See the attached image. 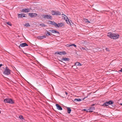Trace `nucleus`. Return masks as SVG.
I'll use <instances>...</instances> for the list:
<instances>
[{"label":"nucleus","instance_id":"25","mask_svg":"<svg viewBox=\"0 0 122 122\" xmlns=\"http://www.w3.org/2000/svg\"><path fill=\"white\" fill-rule=\"evenodd\" d=\"M24 25H25V26H26L27 27L30 26L29 24L28 23H26Z\"/></svg>","mask_w":122,"mask_h":122},{"label":"nucleus","instance_id":"4","mask_svg":"<svg viewBox=\"0 0 122 122\" xmlns=\"http://www.w3.org/2000/svg\"><path fill=\"white\" fill-rule=\"evenodd\" d=\"M43 18L45 19H51L52 17L51 16L48 15H42Z\"/></svg>","mask_w":122,"mask_h":122},{"label":"nucleus","instance_id":"24","mask_svg":"<svg viewBox=\"0 0 122 122\" xmlns=\"http://www.w3.org/2000/svg\"><path fill=\"white\" fill-rule=\"evenodd\" d=\"M56 12V11L52 10L51 11V14H52V15H55Z\"/></svg>","mask_w":122,"mask_h":122},{"label":"nucleus","instance_id":"32","mask_svg":"<svg viewBox=\"0 0 122 122\" xmlns=\"http://www.w3.org/2000/svg\"><path fill=\"white\" fill-rule=\"evenodd\" d=\"M72 46H74L75 47H76V46L74 44H71Z\"/></svg>","mask_w":122,"mask_h":122},{"label":"nucleus","instance_id":"13","mask_svg":"<svg viewBox=\"0 0 122 122\" xmlns=\"http://www.w3.org/2000/svg\"><path fill=\"white\" fill-rule=\"evenodd\" d=\"M46 36H45L43 35L42 36H38V38L39 39H41L46 38Z\"/></svg>","mask_w":122,"mask_h":122},{"label":"nucleus","instance_id":"30","mask_svg":"<svg viewBox=\"0 0 122 122\" xmlns=\"http://www.w3.org/2000/svg\"><path fill=\"white\" fill-rule=\"evenodd\" d=\"M64 19L65 20L67 19L68 18L66 16H64Z\"/></svg>","mask_w":122,"mask_h":122},{"label":"nucleus","instance_id":"3","mask_svg":"<svg viewBox=\"0 0 122 122\" xmlns=\"http://www.w3.org/2000/svg\"><path fill=\"white\" fill-rule=\"evenodd\" d=\"M11 71L7 66H6L3 72V73L5 75H8L10 74Z\"/></svg>","mask_w":122,"mask_h":122},{"label":"nucleus","instance_id":"43","mask_svg":"<svg viewBox=\"0 0 122 122\" xmlns=\"http://www.w3.org/2000/svg\"><path fill=\"white\" fill-rule=\"evenodd\" d=\"M86 109H84V110H85V111H86Z\"/></svg>","mask_w":122,"mask_h":122},{"label":"nucleus","instance_id":"16","mask_svg":"<svg viewBox=\"0 0 122 122\" xmlns=\"http://www.w3.org/2000/svg\"><path fill=\"white\" fill-rule=\"evenodd\" d=\"M81 65H82L81 63L79 62H77L75 63V64L74 65V66H81Z\"/></svg>","mask_w":122,"mask_h":122},{"label":"nucleus","instance_id":"36","mask_svg":"<svg viewBox=\"0 0 122 122\" xmlns=\"http://www.w3.org/2000/svg\"><path fill=\"white\" fill-rule=\"evenodd\" d=\"M55 33H59V32H58L56 30H54Z\"/></svg>","mask_w":122,"mask_h":122},{"label":"nucleus","instance_id":"19","mask_svg":"<svg viewBox=\"0 0 122 122\" xmlns=\"http://www.w3.org/2000/svg\"><path fill=\"white\" fill-rule=\"evenodd\" d=\"M109 105L108 103V102H107L105 103L103 105V106H108Z\"/></svg>","mask_w":122,"mask_h":122},{"label":"nucleus","instance_id":"45","mask_svg":"<svg viewBox=\"0 0 122 122\" xmlns=\"http://www.w3.org/2000/svg\"><path fill=\"white\" fill-rule=\"evenodd\" d=\"M73 66H72V67Z\"/></svg>","mask_w":122,"mask_h":122},{"label":"nucleus","instance_id":"39","mask_svg":"<svg viewBox=\"0 0 122 122\" xmlns=\"http://www.w3.org/2000/svg\"><path fill=\"white\" fill-rule=\"evenodd\" d=\"M119 71H120L121 72H122V68L121 69V70H120Z\"/></svg>","mask_w":122,"mask_h":122},{"label":"nucleus","instance_id":"7","mask_svg":"<svg viewBox=\"0 0 122 122\" xmlns=\"http://www.w3.org/2000/svg\"><path fill=\"white\" fill-rule=\"evenodd\" d=\"M30 9L26 8L23 9L21 10V12H22L26 13L29 12L30 11Z\"/></svg>","mask_w":122,"mask_h":122},{"label":"nucleus","instance_id":"9","mask_svg":"<svg viewBox=\"0 0 122 122\" xmlns=\"http://www.w3.org/2000/svg\"><path fill=\"white\" fill-rule=\"evenodd\" d=\"M28 45L26 43H21L19 47H20V46L21 47H23L26 46H28Z\"/></svg>","mask_w":122,"mask_h":122},{"label":"nucleus","instance_id":"35","mask_svg":"<svg viewBox=\"0 0 122 122\" xmlns=\"http://www.w3.org/2000/svg\"><path fill=\"white\" fill-rule=\"evenodd\" d=\"M106 50L107 51H110V50H109V49L108 48H106Z\"/></svg>","mask_w":122,"mask_h":122},{"label":"nucleus","instance_id":"5","mask_svg":"<svg viewBox=\"0 0 122 122\" xmlns=\"http://www.w3.org/2000/svg\"><path fill=\"white\" fill-rule=\"evenodd\" d=\"M55 54H59L61 55H65L66 54L65 51H63L56 52Z\"/></svg>","mask_w":122,"mask_h":122},{"label":"nucleus","instance_id":"27","mask_svg":"<svg viewBox=\"0 0 122 122\" xmlns=\"http://www.w3.org/2000/svg\"><path fill=\"white\" fill-rule=\"evenodd\" d=\"M19 118H20V119H24V118L23 117V116L22 115H20L19 116Z\"/></svg>","mask_w":122,"mask_h":122},{"label":"nucleus","instance_id":"21","mask_svg":"<svg viewBox=\"0 0 122 122\" xmlns=\"http://www.w3.org/2000/svg\"><path fill=\"white\" fill-rule=\"evenodd\" d=\"M46 31H47L46 33V36H51V35L52 34H51L50 33V32H49L48 31H47V30H46Z\"/></svg>","mask_w":122,"mask_h":122},{"label":"nucleus","instance_id":"42","mask_svg":"<svg viewBox=\"0 0 122 122\" xmlns=\"http://www.w3.org/2000/svg\"><path fill=\"white\" fill-rule=\"evenodd\" d=\"M120 105L122 106V103H120Z\"/></svg>","mask_w":122,"mask_h":122},{"label":"nucleus","instance_id":"14","mask_svg":"<svg viewBox=\"0 0 122 122\" xmlns=\"http://www.w3.org/2000/svg\"><path fill=\"white\" fill-rule=\"evenodd\" d=\"M57 27H60L63 26L64 25V24L62 23H58L57 24Z\"/></svg>","mask_w":122,"mask_h":122},{"label":"nucleus","instance_id":"23","mask_svg":"<svg viewBox=\"0 0 122 122\" xmlns=\"http://www.w3.org/2000/svg\"><path fill=\"white\" fill-rule=\"evenodd\" d=\"M109 105H111L114 102L110 100L108 102Z\"/></svg>","mask_w":122,"mask_h":122},{"label":"nucleus","instance_id":"22","mask_svg":"<svg viewBox=\"0 0 122 122\" xmlns=\"http://www.w3.org/2000/svg\"><path fill=\"white\" fill-rule=\"evenodd\" d=\"M66 22L68 24L71 25V23L69 20V19L67 18V19L66 20Z\"/></svg>","mask_w":122,"mask_h":122},{"label":"nucleus","instance_id":"26","mask_svg":"<svg viewBox=\"0 0 122 122\" xmlns=\"http://www.w3.org/2000/svg\"><path fill=\"white\" fill-rule=\"evenodd\" d=\"M40 25L42 27H45L46 26V25L44 24H41Z\"/></svg>","mask_w":122,"mask_h":122},{"label":"nucleus","instance_id":"11","mask_svg":"<svg viewBox=\"0 0 122 122\" xmlns=\"http://www.w3.org/2000/svg\"><path fill=\"white\" fill-rule=\"evenodd\" d=\"M56 107L58 109V110H61L62 109V108L58 104H56Z\"/></svg>","mask_w":122,"mask_h":122},{"label":"nucleus","instance_id":"8","mask_svg":"<svg viewBox=\"0 0 122 122\" xmlns=\"http://www.w3.org/2000/svg\"><path fill=\"white\" fill-rule=\"evenodd\" d=\"M18 18H21L24 17H25V14H18Z\"/></svg>","mask_w":122,"mask_h":122},{"label":"nucleus","instance_id":"34","mask_svg":"<svg viewBox=\"0 0 122 122\" xmlns=\"http://www.w3.org/2000/svg\"><path fill=\"white\" fill-rule=\"evenodd\" d=\"M81 49L82 50H85V49L83 47H82L81 48Z\"/></svg>","mask_w":122,"mask_h":122},{"label":"nucleus","instance_id":"20","mask_svg":"<svg viewBox=\"0 0 122 122\" xmlns=\"http://www.w3.org/2000/svg\"><path fill=\"white\" fill-rule=\"evenodd\" d=\"M81 101V100L80 98L75 99L74 101L75 102H80Z\"/></svg>","mask_w":122,"mask_h":122},{"label":"nucleus","instance_id":"18","mask_svg":"<svg viewBox=\"0 0 122 122\" xmlns=\"http://www.w3.org/2000/svg\"><path fill=\"white\" fill-rule=\"evenodd\" d=\"M55 14V15H61L60 12L58 11H56Z\"/></svg>","mask_w":122,"mask_h":122},{"label":"nucleus","instance_id":"46","mask_svg":"<svg viewBox=\"0 0 122 122\" xmlns=\"http://www.w3.org/2000/svg\"><path fill=\"white\" fill-rule=\"evenodd\" d=\"M85 98V97L84 98V99Z\"/></svg>","mask_w":122,"mask_h":122},{"label":"nucleus","instance_id":"1","mask_svg":"<svg viewBox=\"0 0 122 122\" xmlns=\"http://www.w3.org/2000/svg\"><path fill=\"white\" fill-rule=\"evenodd\" d=\"M107 36L113 39H116L119 37V35L117 33H113L111 32L108 33L107 34Z\"/></svg>","mask_w":122,"mask_h":122},{"label":"nucleus","instance_id":"10","mask_svg":"<svg viewBox=\"0 0 122 122\" xmlns=\"http://www.w3.org/2000/svg\"><path fill=\"white\" fill-rule=\"evenodd\" d=\"M95 107H91L87 110V112H92L95 110Z\"/></svg>","mask_w":122,"mask_h":122},{"label":"nucleus","instance_id":"41","mask_svg":"<svg viewBox=\"0 0 122 122\" xmlns=\"http://www.w3.org/2000/svg\"><path fill=\"white\" fill-rule=\"evenodd\" d=\"M65 93L66 95H67L68 94V93L67 92H65Z\"/></svg>","mask_w":122,"mask_h":122},{"label":"nucleus","instance_id":"31","mask_svg":"<svg viewBox=\"0 0 122 122\" xmlns=\"http://www.w3.org/2000/svg\"><path fill=\"white\" fill-rule=\"evenodd\" d=\"M84 21H85L86 22H89V23L90 22L88 21V20L86 19H84Z\"/></svg>","mask_w":122,"mask_h":122},{"label":"nucleus","instance_id":"28","mask_svg":"<svg viewBox=\"0 0 122 122\" xmlns=\"http://www.w3.org/2000/svg\"><path fill=\"white\" fill-rule=\"evenodd\" d=\"M66 46L67 47H69L70 46H71V44H68L66 45Z\"/></svg>","mask_w":122,"mask_h":122},{"label":"nucleus","instance_id":"2","mask_svg":"<svg viewBox=\"0 0 122 122\" xmlns=\"http://www.w3.org/2000/svg\"><path fill=\"white\" fill-rule=\"evenodd\" d=\"M4 101L6 103H8L11 104H13L14 103V101L11 98H6L4 100Z\"/></svg>","mask_w":122,"mask_h":122},{"label":"nucleus","instance_id":"40","mask_svg":"<svg viewBox=\"0 0 122 122\" xmlns=\"http://www.w3.org/2000/svg\"><path fill=\"white\" fill-rule=\"evenodd\" d=\"M3 65L2 64H0V67H1V66Z\"/></svg>","mask_w":122,"mask_h":122},{"label":"nucleus","instance_id":"33","mask_svg":"<svg viewBox=\"0 0 122 122\" xmlns=\"http://www.w3.org/2000/svg\"><path fill=\"white\" fill-rule=\"evenodd\" d=\"M50 31H51L52 33H55L54 30H49Z\"/></svg>","mask_w":122,"mask_h":122},{"label":"nucleus","instance_id":"6","mask_svg":"<svg viewBox=\"0 0 122 122\" xmlns=\"http://www.w3.org/2000/svg\"><path fill=\"white\" fill-rule=\"evenodd\" d=\"M29 15L31 18H33L37 16L38 15L36 13H29Z\"/></svg>","mask_w":122,"mask_h":122},{"label":"nucleus","instance_id":"38","mask_svg":"<svg viewBox=\"0 0 122 122\" xmlns=\"http://www.w3.org/2000/svg\"><path fill=\"white\" fill-rule=\"evenodd\" d=\"M95 105V104H92L91 105V106H92V107H93V106H94Z\"/></svg>","mask_w":122,"mask_h":122},{"label":"nucleus","instance_id":"37","mask_svg":"<svg viewBox=\"0 0 122 122\" xmlns=\"http://www.w3.org/2000/svg\"><path fill=\"white\" fill-rule=\"evenodd\" d=\"M62 16L63 17H64V16H66V15L63 14H62Z\"/></svg>","mask_w":122,"mask_h":122},{"label":"nucleus","instance_id":"29","mask_svg":"<svg viewBox=\"0 0 122 122\" xmlns=\"http://www.w3.org/2000/svg\"><path fill=\"white\" fill-rule=\"evenodd\" d=\"M7 24L9 25L10 26H11L12 24L10 22H7Z\"/></svg>","mask_w":122,"mask_h":122},{"label":"nucleus","instance_id":"44","mask_svg":"<svg viewBox=\"0 0 122 122\" xmlns=\"http://www.w3.org/2000/svg\"><path fill=\"white\" fill-rule=\"evenodd\" d=\"M1 113V111H0V113Z\"/></svg>","mask_w":122,"mask_h":122},{"label":"nucleus","instance_id":"12","mask_svg":"<svg viewBox=\"0 0 122 122\" xmlns=\"http://www.w3.org/2000/svg\"><path fill=\"white\" fill-rule=\"evenodd\" d=\"M49 22H50V23L51 24L53 25H54L56 27H57V24L54 21H50Z\"/></svg>","mask_w":122,"mask_h":122},{"label":"nucleus","instance_id":"15","mask_svg":"<svg viewBox=\"0 0 122 122\" xmlns=\"http://www.w3.org/2000/svg\"><path fill=\"white\" fill-rule=\"evenodd\" d=\"M62 60H64L66 61H68L70 60V59L69 58H67L66 57L62 58L61 59Z\"/></svg>","mask_w":122,"mask_h":122},{"label":"nucleus","instance_id":"17","mask_svg":"<svg viewBox=\"0 0 122 122\" xmlns=\"http://www.w3.org/2000/svg\"><path fill=\"white\" fill-rule=\"evenodd\" d=\"M67 112L68 113H70L71 111V108L70 107H67Z\"/></svg>","mask_w":122,"mask_h":122}]
</instances>
